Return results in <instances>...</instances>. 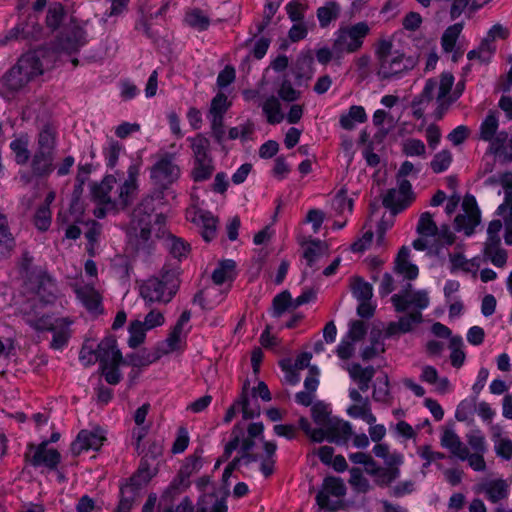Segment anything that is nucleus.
<instances>
[{"instance_id": "obj_20", "label": "nucleus", "mask_w": 512, "mask_h": 512, "mask_svg": "<svg viewBox=\"0 0 512 512\" xmlns=\"http://www.w3.org/2000/svg\"><path fill=\"white\" fill-rule=\"evenodd\" d=\"M422 322V313L420 311L410 312L397 322H390L386 329V337H392L397 333H408L413 326Z\"/></svg>"}, {"instance_id": "obj_13", "label": "nucleus", "mask_w": 512, "mask_h": 512, "mask_svg": "<svg viewBox=\"0 0 512 512\" xmlns=\"http://www.w3.org/2000/svg\"><path fill=\"white\" fill-rule=\"evenodd\" d=\"M127 172L128 178L120 186L118 200L116 201V205L120 206L122 209L128 207L136 195L139 166L132 164L129 166Z\"/></svg>"}, {"instance_id": "obj_59", "label": "nucleus", "mask_w": 512, "mask_h": 512, "mask_svg": "<svg viewBox=\"0 0 512 512\" xmlns=\"http://www.w3.org/2000/svg\"><path fill=\"white\" fill-rule=\"evenodd\" d=\"M349 483L358 489L360 492H366L369 489V482L363 476L360 468L350 469V480Z\"/></svg>"}, {"instance_id": "obj_44", "label": "nucleus", "mask_w": 512, "mask_h": 512, "mask_svg": "<svg viewBox=\"0 0 512 512\" xmlns=\"http://www.w3.org/2000/svg\"><path fill=\"white\" fill-rule=\"evenodd\" d=\"M65 15L64 7L60 3L52 4L47 12L46 24L53 31L58 29Z\"/></svg>"}, {"instance_id": "obj_36", "label": "nucleus", "mask_w": 512, "mask_h": 512, "mask_svg": "<svg viewBox=\"0 0 512 512\" xmlns=\"http://www.w3.org/2000/svg\"><path fill=\"white\" fill-rule=\"evenodd\" d=\"M138 494L139 492L131 489V487L121 485L120 500L115 509V512H130Z\"/></svg>"}, {"instance_id": "obj_53", "label": "nucleus", "mask_w": 512, "mask_h": 512, "mask_svg": "<svg viewBox=\"0 0 512 512\" xmlns=\"http://www.w3.org/2000/svg\"><path fill=\"white\" fill-rule=\"evenodd\" d=\"M35 226L41 230L46 231L51 224V211L47 205H41L34 216Z\"/></svg>"}, {"instance_id": "obj_42", "label": "nucleus", "mask_w": 512, "mask_h": 512, "mask_svg": "<svg viewBox=\"0 0 512 512\" xmlns=\"http://www.w3.org/2000/svg\"><path fill=\"white\" fill-rule=\"evenodd\" d=\"M498 129V119L495 111H489L480 126V138L484 141L492 140Z\"/></svg>"}, {"instance_id": "obj_2", "label": "nucleus", "mask_w": 512, "mask_h": 512, "mask_svg": "<svg viewBox=\"0 0 512 512\" xmlns=\"http://www.w3.org/2000/svg\"><path fill=\"white\" fill-rule=\"evenodd\" d=\"M41 57L44 50L38 49L22 55L17 64L4 76V85L11 91H18L32 78L43 73Z\"/></svg>"}, {"instance_id": "obj_61", "label": "nucleus", "mask_w": 512, "mask_h": 512, "mask_svg": "<svg viewBox=\"0 0 512 512\" xmlns=\"http://www.w3.org/2000/svg\"><path fill=\"white\" fill-rule=\"evenodd\" d=\"M211 116H212V119H211L212 136L214 137L215 141L221 145L224 141V135H225L224 116H221V115H219V116L211 115Z\"/></svg>"}, {"instance_id": "obj_17", "label": "nucleus", "mask_w": 512, "mask_h": 512, "mask_svg": "<svg viewBox=\"0 0 512 512\" xmlns=\"http://www.w3.org/2000/svg\"><path fill=\"white\" fill-rule=\"evenodd\" d=\"M325 428L328 431V442L338 445L346 444L353 434L351 424L337 417H333Z\"/></svg>"}, {"instance_id": "obj_34", "label": "nucleus", "mask_w": 512, "mask_h": 512, "mask_svg": "<svg viewBox=\"0 0 512 512\" xmlns=\"http://www.w3.org/2000/svg\"><path fill=\"white\" fill-rule=\"evenodd\" d=\"M160 282L167 290L166 301H171L179 288L178 272L175 269L163 270L161 273Z\"/></svg>"}, {"instance_id": "obj_1", "label": "nucleus", "mask_w": 512, "mask_h": 512, "mask_svg": "<svg viewBox=\"0 0 512 512\" xmlns=\"http://www.w3.org/2000/svg\"><path fill=\"white\" fill-rule=\"evenodd\" d=\"M393 44L388 40H380L376 47L375 55L379 64L377 71L381 79L399 77L404 72L413 69L418 63V57L408 56L393 51Z\"/></svg>"}, {"instance_id": "obj_21", "label": "nucleus", "mask_w": 512, "mask_h": 512, "mask_svg": "<svg viewBox=\"0 0 512 512\" xmlns=\"http://www.w3.org/2000/svg\"><path fill=\"white\" fill-rule=\"evenodd\" d=\"M71 324L72 321L67 317L55 319L53 330H51V332H53V338L50 344L51 348L59 350L67 345L71 336L69 329Z\"/></svg>"}, {"instance_id": "obj_56", "label": "nucleus", "mask_w": 512, "mask_h": 512, "mask_svg": "<svg viewBox=\"0 0 512 512\" xmlns=\"http://www.w3.org/2000/svg\"><path fill=\"white\" fill-rule=\"evenodd\" d=\"M121 364H110L100 366V372L105 377V380L110 385L118 384L122 379V374L119 370Z\"/></svg>"}, {"instance_id": "obj_47", "label": "nucleus", "mask_w": 512, "mask_h": 512, "mask_svg": "<svg viewBox=\"0 0 512 512\" xmlns=\"http://www.w3.org/2000/svg\"><path fill=\"white\" fill-rule=\"evenodd\" d=\"M437 85L438 83L435 79H428L425 83L422 93L413 99L412 108L428 104L433 99L434 91Z\"/></svg>"}, {"instance_id": "obj_63", "label": "nucleus", "mask_w": 512, "mask_h": 512, "mask_svg": "<svg viewBox=\"0 0 512 512\" xmlns=\"http://www.w3.org/2000/svg\"><path fill=\"white\" fill-rule=\"evenodd\" d=\"M468 444L477 453H484L486 451L485 438L479 430L472 431L467 435Z\"/></svg>"}, {"instance_id": "obj_29", "label": "nucleus", "mask_w": 512, "mask_h": 512, "mask_svg": "<svg viewBox=\"0 0 512 512\" xmlns=\"http://www.w3.org/2000/svg\"><path fill=\"white\" fill-rule=\"evenodd\" d=\"M40 32V27L28 23H20L12 28L5 36L4 43L10 40L35 39Z\"/></svg>"}, {"instance_id": "obj_10", "label": "nucleus", "mask_w": 512, "mask_h": 512, "mask_svg": "<svg viewBox=\"0 0 512 512\" xmlns=\"http://www.w3.org/2000/svg\"><path fill=\"white\" fill-rule=\"evenodd\" d=\"M105 436L101 428L97 427L92 431L81 430L76 439L71 443L70 451L73 456H78L84 450H99L103 445Z\"/></svg>"}, {"instance_id": "obj_50", "label": "nucleus", "mask_w": 512, "mask_h": 512, "mask_svg": "<svg viewBox=\"0 0 512 512\" xmlns=\"http://www.w3.org/2000/svg\"><path fill=\"white\" fill-rule=\"evenodd\" d=\"M26 323L36 331H51L53 330L55 319L53 320L50 315H43L41 317L27 316Z\"/></svg>"}, {"instance_id": "obj_30", "label": "nucleus", "mask_w": 512, "mask_h": 512, "mask_svg": "<svg viewBox=\"0 0 512 512\" xmlns=\"http://www.w3.org/2000/svg\"><path fill=\"white\" fill-rule=\"evenodd\" d=\"M215 171L213 159L207 161H193V168L191 170V178L194 182H203L212 176Z\"/></svg>"}, {"instance_id": "obj_8", "label": "nucleus", "mask_w": 512, "mask_h": 512, "mask_svg": "<svg viewBox=\"0 0 512 512\" xmlns=\"http://www.w3.org/2000/svg\"><path fill=\"white\" fill-rule=\"evenodd\" d=\"M462 207L463 214H458L455 217L454 224L455 230L463 231L466 236H471L474 233L475 227L480 224V210L474 196L466 195Z\"/></svg>"}, {"instance_id": "obj_7", "label": "nucleus", "mask_w": 512, "mask_h": 512, "mask_svg": "<svg viewBox=\"0 0 512 512\" xmlns=\"http://www.w3.org/2000/svg\"><path fill=\"white\" fill-rule=\"evenodd\" d=\"M86 31L78 25L66 27L57 37L54 50L59 53L73 54L86 44Z\"/></svg>"}, {"instance_id": "obj_28", "label": "nucleus", "mask_w": 512, "mask_h": 512, "mask_svg": "<svg viewBox=\"0 0 512 512\" xmlns=\"http://www.w3.org/2000/svg\"><path fill=\"white\" fill-rule=\"evenodd\" d=\"M193 152V161H207L213 159L210 155V141L202 133H198L195 137L189 139Z\"/></svg>"}, {"instance_id": "obj_12", "label": "nucleus", "mask_w": 512, "mask_h": 512, "mask_svg": "<svg viewBox=\"0 0 512 512\" xmlns=\"http://www.w3.org/2000/svg\"><path fill=\"white\" fill-rule=\"evenodd\" d=\"M346 493V487L343 481L336 477H326L323 481V490L316 496V502L321 509L333 510L330 505L329 495L342 497Z\"/></svg>"}, {"instance_id": "obj_11", "label": "nucleus", "mask_w": 512, "mask_h": 512, "mask_svg": "<svg viewBox=\"0 0 512 512\" xmlns=\"http://www.w3.org/2000/svg\"><path fill=\"white\" fill-rule=\"evenodd\" d=\"M180 169L172 162V155H165L161 158L151 170V177L163 187L173 183L178 179Z\"/></svg>"}, {"instance_id": "obj_60", "label": "nucleus", "mask_w": 512, "mask_h": 512, "mask_svg": "<svg viewBox=\"0 0 512 512\" xmlns=\"http://www.w3.org/2000/svg\"><path fill=\"white\" fill-rule=\"evenodd\" d=\"M485 258L489 259L496 267H504L507 263V252L503 248L484 251Z\"/></svg>"}, {"instance_id": "obj_48", "label": "nucleus", "mask_w": 512, "mask_h": 512, "mask_svg": "<svg viewBox=\"0 0 512 512\" xmlns=\"http://www.w3.org/2000/svg\"><path fill=\"white\" fill-rule=\"evenodd\" d=\"M186 22L189 26L200 31L206 30L210 25L209 18L200 9H193L187 13Z\"/></svg>"}, {"instance_id": "obj_39", "label": "nucleus", "mask_w": 512, "mask_h": 512, "mask_svg": "<svg viewBox=\"0 0 512 512\" xmlns=\"http://www.w3.org/2000/svg\"><path fill=\"white\" fill-rule=\"evenodd\" d=\"M263 112L267 115V121L270 124L280 123L283 119V114L280 110V103L274 96L269 97L262 106Z\"/></svg>"}, {"instance_id": "obj_49", "label": "nucleus", "mask_w": 512, "mask_h": 512, "mask_svg": "<svg viewBox=\"0 0 512 512\" xmlns=\"http://www.w3.org/2000/svg\"><path fill=\"white\" fill-rule=\"evenodd\" d=\"M10 148L15 154V161L19 165L27 163L30 157V152L27 148V141L23 139H15L10 143Z\"/></svg>"}, {"instance_id": "obj_57", "label": "nucleus", "mask_w": 512, "mask_h": 512, "mask_svg": "<svg viewBox=\"0 0 512 512\" xmlns=\"http://www.w3.org/2000/svg\"><path fill=\"white\" fill-rule=\"evenodd\" d=\"M180 342V334L176 331L172 330L166 340L160 342L157 347L154 349L155 351H162L163 355H166L178 348V343Z\"/></svg>"}, {"instance_id": "obj_51", "label": "nucleus", "mask_w": 512, "mask_h": 512, "mask_svg": "<svg viewBox=\"0 0 512 512\" xmlns=\"http://www.w3.org/2000/svg\"><path fill=\"white\" fill-rule=\"evenodd\" d=\"M327 249V246L324 242L319 239L310 240L309 246L305 249L303 257L307 261L308 266H312L317 256L320 253Z\"/></svg>"}, {"instance_id": "obj_64", "label": "nucleus", "mask_w": 512, "mask_h": 512, "mask_svg": "<svg viewBox=\"0 0 512 512\" xmlns=\"http://www.w3.org/2000/svg\"><path fill=\"white\" fill-rule=\"evenodd\" d=\"M280 98L287 102H292L300 97V91L295 90L288 80H284L278 91Z\"/></svg>"}, {"instance_id": "obj_26", "label": "nucleus", "mask_w": 512, "mask_h": 512, "mask_svg": "<svg viewBox=\"0 0 512 512\" xmlns=\"http://www.w3.org/2000/svg\"><path fill=\"white\" fill-rule=\"evenodd\" d=\"M410 250L408 247L403 246L395 260V271L400 274H405L409 280H414L418 276V267L408 261Z\"/></svg>"}, {"instance_id": "obj_4", "label": "nucleus", "mask_w": 512, "mask_h": 512, "mask_svg": "<svg viewBox=\"0 0 512 512\" xmlns=\"http://www.w3.org/2000/svg\"><path fill=\"white\" fill-rule=\"evenodd\" d=\"M153 201V197H145L133 212L127 236L136 249L145 244L151 236L150 212L154 209Z\"/></svg>"}, {"instance_id": "obj_41", "label": "nucleus", "mask_w": 512, "mask_h": 512, "mask_svg": "<svg viewBox=\"0 0 512 512\" xmlns=\"http://www.w3.org/2000/svg\"><path fill=\"white\" fill-rule=\"evenodd\" d=\"M416 231L418 234L425 237L437 235L438 227L432 219V214L430 212H424L420 215Z\"/></svg>"}, {"instance_id": "obj_5", "label": "nucleus", "mask_w": 512, "mask_h": 512, "mask_svg": "<svg viewBox=\"0 0 512 512\" xmlns=\"http://www.w3.org/2000/svg\"><path fill=\"white\" fill-rule=\"evenodd\" d=\"M366 22H358L352 26L339 29L333 43L334 53L355 52L361 48L363 39L369 33Z\"/></svg>"}, {"instance_id": "obj_58", "label": "nucleus", "mask_w": 512, "mask_h": 512, "mask_svg": "<svg viewBox=\"0 0 512 512\" xmlns=\"http://www.w3.org/2000/svg\"><path fill=\"white\" fill-rule=\"evenodd\" d=\"M230 103L227 100V96L224 93H218L211 102L210 114L214 116H224L228 110Z\"/></svg>"}, {"instance_id": "obj_14", "label": "nucleus", "mask_w": 512, "mask_h": 512, "mask_svg": "<svg viewBox=\"0 0 512 512\" xmlns=\"http://www.w3.org/2000/svg\"><path fill=\"white\" fill-rule=\"evenodd\" d=\"M141 297L149 304L154 302L167 304V290L158 277H151L140 287Z\"/></svg>"}, {"instance_id": "obj_46", "label": "nucleus", "mask_w": 512, "mask_h": 512, "mask_svg": "<svg viewBox=\"0 0 512 512\" xmlns=\"http://www.w3.org/2000/svg\"><path fill=\"white\" fill-rule=\"evenodd\" d=\"M313 421L322 427H326L333 418L328 411V407L323 402H316L311 408Z\"/></svg>"}, {"instance_id": "obj_32", "label": "nucleus", "mask_w": 512, "mask_h": 512, "mask_svg": "<svg viewBox=\"0 0 512 512\" xmlns=\"http://www.w3.org/2000/svg\"><path fill=\"white\" fill-rule=\"evenodd\" d=\"M367 120V115L362 106L353 105L349 108V112L346 115H342L340 118V125L346 130H352L354 128V121L363 123Z\"/></svg>"}, {"instance_id": "obj_27", "label": "nucleus", "mask_w": 512, "mask_h": 512, "mask_svg": "<svg viewBox=\"0 0 512 512\" xmlns=\"http://www.w3.org/2000/svg\"><path fill=\"white\" fill-rule=\"evenodd\" d=\"M116 183V178L113 175H107L100 183H94L91 186V194L95 200L101 204H111L112 200L109 192Z\"/></svg>"}, {"instance_id": "obj_18", "label": "nucleus", "mask_w": 512, "mask_h": 512, "mask_svg": "<svg viewBox=\"0 0 512 512\" xmlns=\"http://www.w3.org/2000/svg\"><path fill=\"white\" fill-rule=\"evenodd\" d=\"M120 351L117 348V341L114 336L105 337L96 348V361L100 366L119 364L117 362L116 352Z\"/></svg>"}, {"instance_id": "obj_45", "label": "nucleus", "mask_w": 512, "mask_h": 512, "mask_svg": "<svg viewBox=\"0 0 512 512\" xmlns=\"http://www.w3.org/2000/svg\"><path fill=\"white\" fill-rule=\"evenodd\" d=\"M291 294L284 290L276 295L272 301V314L274 317H280L285 311L290 309Z\"/></svg>"}, {"instance_id": "obj_40", "label": "nucleus", "mask_w": 512, "mask_h": 512, "mask_svg": "<svg viewBox=\"0 0 512 512\" xmlns=\"http://www.w3.org/2000/svg\"><path fill=\"white\" fill-rule=\"evenodd\" d=\"M463 29V24L456 23L449 26L441 37L442 48L445 52H451L456 44V41Z\"/></svg>"}, {"instance_id": "obj_54", "label": "nucleus", "mask_w": 512, "mask_h": 512, "mask_svg": "<svg viewBox=\"0 0 512 512\" xmlns=\"http://www.w3.org/2000/svg\"><path fill=\"white\" fill-rule=\"evenodd\" d=\"M169 250L173 257L181 259L182 257H186V255L190 251V244L182 240L181 238H177L175 236H171L169 238Z\"/></svg>"}, {"instance_id": "obj_22", "label": "nucleus", "mask_w": 512, "mask_h": 512, "mask_svg": "<svg viewBox=\"0 0 512 512\" xmlns=\"http://www.w3.org/2000/svg\"><path fill=\"white\" fill-rule=\"evenodd\" d=\"M202 452V449H197L193 455L186 458L185 463L179 470L177 477L179 478V483L184 484V488L189 487L190 476L201 469L203 465Z\"/></svg>"}, {"instance_id": "obj_3", "label": "nucleus", "mask_w": 512, "mask_h": 512, "mask_svg": "<svg viewBox=\"0 0 512 512\" xmlns=\"http://www.w3.org/2000/svg\"><path fill=\"white\" fill-rule=\"evenodd\" d=\"M55 132L45 126L38 135V148L32 158L31 168L36 177H47L54 170Z\"/></svg>"}, {"instance_id": "obj_16", "label": "nucleus", "mask_w": 512, "mask_h": 512, "mask_svg": "<svg viewBox=\"0 0 512 512\" xmlns=\"http://www.w3.org/2000/svg\"><path fill=\"white\" fill-rule=\"evenodd\" d=\"M163 356L162 351H153L148 353L146 350H142L138 353L127 354L123 357L121 351L116 352V359L119 364L129 365L132 367H145L149 364L159 360Z\"/></svg>"}, {"instance_id": "obj_52", "label": "nucleus", "mask_w": 512, "mask_h": 512, "mask_svg": "<svg viewBox=\"0 0 512 512\" xmlns=\"http://www.w3.org/2000/svg\"><path fill=\"white\" fill-rule=\"evenodd\" d=\"M451 162L452 155L450 151L443 150L434 156L433 160L430 163V166L435 173H441L448 169Z\"/></svg>"}, {"instance_id": "obj_33", "label": "nucleus", "mask_w": 512, "mask_h": 512, "mask_svg": "<svg viewBox=\"0 0 512 512\" xmlns=\"http://www.w3.org/2000/svg\"><path fill=\"white\" fill-rule=\"evenodd\" d=\"M484 489L492 503H497L508 495V485L502 479L489 482Z\"/></svg>"}, {"instance_id": "obj_55", "label": "nucleus", "mask_w": 512, "mask_h": 512, "mask_svg": "<svg viewBox=\"0 0 512 512\" xmlns=\"http://www.w3.org/2000/svg\"><path fill=\"white\" fill-rule=\"evenodd\" d=\"M403 153L406 156H425L426 147L419 139H407L403 144Z\"/></svg>"}, {"instance_id": "obj_43", "label": "nucleus", "mask_w": 512, "mask_h": 512, "mask_svg": "<svg viewBox=\"0 0 512 512\" xmlns=\"http://www.w3.org/2000/svg\"><path fill=\"white\" fill-rule=\"evenodd\" d=\"M352 293L354 297L360 300H370L373 296L372 285L361 277H355L352 283Z\"/></svg>"}, {"instance_id": "obj_9", "label": "nucleus", "mask_w": 512, "mask_h": 512, "mask_svg": "<svg viewBox=\"0 0 512 512\" xmlns=\"http://www.w3.org/2000/svg\"><path fill=\"white\" fill-rule=\"evenodd\" d=\"M25 460L34 467L45 466L55 470L61 461V454L56 449H48L47 442H41L38 446L28 445Z\"/></svg>"}, {"instance_id": "obj_15", "label": "nucleus", "mask_w": 512, "mask_h": 512, "mask_svg": "<svg viewBox=\"0 0 512 512\" xmlns=\"http://www.w3.org/2000/svg\"><path fill=\"white\" fill-rule=\"evenodd\" d=\"M391 301L395 310L399 313L405 312L411 305H414L419 310L425 309L429 305L428 293L425 290L415 292L411 298L405 295H393Z\"/></svg>"}, {"instance_id": "obj_35", "label": "nucleus", "mask_w": 512, "mask_h": 512, "mask_svg": "<svg viewBox=\"0 0 512 512\" xmlns=\"http://www.w3.org/2000/svg\"><path fill=\"white\" fill-rule=\"evenodd\" d=\"M313 61L314 59L310 51L302 52L297 57V60L293 67V73L298 84H300L301 79L306 76L311 65L313 64Z\"/></svg>"}, {"instance_id": "obj_23", "label": "nucleus", "mask_w": 512, "mask_h": 512, "mask_svg": "<svg viewBox=\"0 0 512 512\" xmlns=\"http://www.w3.org/2000/svg\"><path fill=\"white\" fill-rule=\"evenodd\" d=\"M192 221L201 228V235L207 242L214 239L218 219L208 211H199Z\"/></svg>"}, {"instance_id": "obj_19", "label": "nucleus", "mask_w": 512, "mask_h": 512, "mask_svg": "<svg viewBox=\"0 0 512 512\" xmlns=\"http://www.w3.org/2000/svg\"><path fill=\"white\" fill-rule=\"evenodd\" d=\"M155 475L156 470L152 471L150 469V462L147 457H142L136 472L123 485L139 492Z\"/></svg>"}, {"instance_id": "obj_37", "label": "nucleus", "mask_w": 512, "mask_h": 512, "mask_svg": "<svg viewBox=\"0 0 512 512\" xmlns=\"http://www.w3.org/2000/svg\"><path fill=\"white\" fill-rule=\"evenodd\" d=\"M340 12L336 2H328L325 6L318 8L317 17L322 28L327 27L332 20H335Z\"/></svg>"}, {"instance_id": "obj_62", "label": "nucleus", "mask_w": 512, "mask_h": 512, "mask_svg": "<svg viewBox=\"0 0 512 512\" xmlns=\"http://www.w3.org/2000/svg\"><path fill=\"white\" fill-rule=\"evenodd\" d=\"M121 150H122V145L119 142L114 141V140L110 141L108 148L104 152L105 157L107 159L108 167H110V168L115 167Z\"/></svg>"}, {"instance_id": "obj_6", "label": "nucleus", "mask_w": 512, "mask_h": 512, "mask_svg": "<svg viewBox=\"0 0 512 512\" xmlns=\"http://www.w3.org/2000/svg\"><path fill=\"white\" fill-rule=\"evenodd\" d=\"M414 199L412 185L406 180H398V189H388L383 197V206L393 215L403 211Z\"/></svg>"}, {"instance_id": "obj_38", "label": "nucleus", "mask_w": 512, "mask_h": 512, "mask_svg": "<svg viewBox=\"0 0 512 512\" xmlns=\"http://www.w3.org/2000/svg\"><path fill=\"white\" fill-rule=\"evenodd\" d=\"M146 327L142 324L140 320H134L129 324V333L130 337L128 339V345L130 348H137L140 346L146 337Z\"/></svg>"}, {"instance_id": "obj_24", "label": "nucleus", "mask_w": 512, "mask_h": 512, "mask_svg": "<svg viewBox=\"0 0 512 512\" xmlns=\"http://www.w3.org/2000/svg\"><path fill=\"white\" fill-rule=\"evenodd\" d=\"M441 445L449 449L460 460L464 461L467 458V447L452 429L447 428L444 430L441 436Z\"/></svg>"}, {"instance_id": "obj_31", "label": "nucleus", "mask_w": 512, "mask_h": 512, "mask_svg": "<svg viewBox=\"0 0 512 512\" xmlns=\"http://www.w3.org/2000/svg\"><path fill=\"white\" fill-rule=\"evenodd\" d=\"M249 380H246L242 387V392L239 396L238 403H241L242 417L244 420L253 419L259 417L261 414L260 406L257 405L255 407L249 406V398H248V388H249Z\"/></svg>"}, {"instance_id": "obj_25", "label": "nucleus", "mask_w": 512, "mask_h": 512, "mask_svg": "<svg viewBox=\"0 0 512 512\" xmlns=\"http://www.w3.org/2000/svg\"><path fill=\"white\" fill-rule=\"evenodd\" d=\"M78 299L90 311L96 314L102 313L101 296L91 286H83L76 289Z\"/></svg>"}]
</instances>
